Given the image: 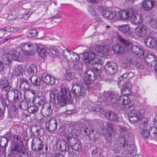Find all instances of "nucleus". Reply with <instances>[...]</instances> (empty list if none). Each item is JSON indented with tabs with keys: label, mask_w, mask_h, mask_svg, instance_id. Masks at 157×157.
<instances>
[{
	"label": "nucleus",
	"mask_w": 157,
	"mask_h": 157,
	"mask_svg": "<svg viewBox=\"0 0 157 157\" xmlns=\"http://www.w3.org/2000/svg\"><path fill=\"white\" fill-rule=\"evenodd\" d=\"M102 15L109 19L115 18L117 16L116 12H111L108 10H103L101 12Z\"/></svg>",
	"instance_id": "obj_30"
},
{
	"label": "nucleus",
	"mask_w": 157,
	"mask_h": 157,
	"mask_svg": "<svg viewBox=\"0 0 157 157\" xmlns=\"http://www.w3.org/2000/svg\"><path fill=\"white\" fill-rule=\"evenodd\" d=\"M149 24L150 26L154 29L157 28V20L151 19L149 21Z\"/></svg>",
	"instance_id": "obj_50"
},
{
	"label": "nucleus",
	"mask_w": 157,
	"mask_h": 157,
	"mask_svg": "<svg viewBox=\"0 0 157 157\" xmlns=\"http://www.w3.org/2000/svg\"><path fill=\"white\" fill-rule=\"evenodd\" d=\"M97 49L98 55L101 57H103L107 54L108 48L106 46H99Z\"/></svg>",
	"instance_id": "obj_32"
},
{
	"label": "nucleus",
	"mask_w": 157,
	"mask_h": 157,
	"mask_svg": "<svg viewBox=\"0 0 157 157\" xmlns=\"http://www.w3.org/2000/svg\"><path fill=\"white\" fill-rule=\"evenodd\" d=\"M30 81L33 85L39 86L40 84V79L35 75H33L30 78Z\"/></svg>",
	"instance_id": "obj_37"
},
{
	"label": "nucleus",
	"mask_w": 157,
	"mask_h": 157,
	"mask_svg": "<svg viewBox=\"0 0 157 157\" xmlns=\"http://www.w3.org/2000/svg\"><path fill=\"white\" fill-rule=\"evenodd\" d=\"M41 107L42 113H44L46 115L48 116L52 114V109L50 104L45 103L42 105Z\"/></svg>",
	"instance_id": "obj_24"
},
{
	"label": "nucleus",
	"mask_w": 157,
	"mask_h": 157,
	"mask_svg": "<svg viewBox=\"0 0 157 157\" xmlns=\"http://www.w3.org/2000/svg\"><path fill=\"white\" fill-rule=\"evenodd\" d=\"M23 145L20 144H13L11 146L10 153L12 154H20V155L24 152Z\"/></svg>",
	"instance_id": "obj_13"
},
{
	"label": "nucleus",
	"mask_w": 157,
	"mask_h": 157,
	"mask_svg": "<svg viewBox=\"0 0 157 157\" xmlns=\"http://www.w3.org/2000/svg\"><path fill=\"white\" fill-rule=\"evenodd\" d=\"M36 132L37 133L38 135H40L44 134V130L43 128H40L39 129H36Z\"/></svg>",
	"instance_id": "obj_61"
},
{
	"label": "nucleus",
	"mask_w": 157,
	"mask_h": 157,
	"mask_svg": "<svg viewBox=\"0 0 157 157\" xmlns=\"http://www.w3.org/2000/svg\"><path fill=\"white\" fill-rule=\"evenodd\" d=\"M130 48L133 53L138 56L139 57L143 58L144 56L143 50L139 46L133 45L130 46Z\"/></svg>",
	"instance_id": "obj_26"
},
{
	"label": "nucleus",
	"mask_w": 157,
	"mask_h": 157,
	"mask_svg": "<svg viewBox=\"0 0 157 157\" xmlns=\"http://www.w3.org/2000/svg\"><path fill=\"white\" fill-rule=\"evenodd\" d=\"M132 9H129L128 11L124 10H121L119 12L118 16L120 19L123 20H126L128 19H130L131 16H132Z\"/></svg>",
	"instance_id": "obj_22"
},
{
	"label": "nucleus",
	"mask_w": 157,
	"mask_h": 157,
	"mask_svg": "<svg viewBox=\"0 0 157 157\" xmlns=\"http://www.w3.org/2000/svg\"><path fill=\"white\" fill-rule=\"evenodd\" d=\"M131 84L129 82L124 83L122 86V92L124 95L129 94L131 93Z\"/></svg>",
	"instance_id": "obj_28"
},
{
	"label": "nucleus",
	"mask_w": 157,
	"mask_h": 157,
	"mask_svg": "<svg viewBox=\"0 0 157 157\" xmlns=\"http://www.w3.org/2000/svg\"><path fill=\"white\" fill-rule=\"evenodd\" d=\"M2 30L5 33L6 31L8 32H13V27H11L9 26H6L2 28Z\"/></svg>",
	"instance_id": "obj_57"
},
{
	"label": "nucleus",
	"mask_w": 157,
	"mask_h": 157,
	"mask_svg": "<svg viewBox=\"0 0 157 157\" xmlns=\"http://www.w3.org/2000/svg\"><path fill=\"white\" fill-rule=\"evenodd\" d=\"M127 147V150L130 153H132L134 150V148L132 149L133 147L132 145L126 147L125 148Z\"/></svg>",
	"instance_id": "obj_62"
},
{
	"label": "nucleus",
	"mask_w": 157,
	"mask_h": 157,
	"mask_svg": "<svg viewBox=\"0 0 157 157\" xmlns=\"http://www.w3.org/2000/svg\"><path fill=\"white\" fill-rule=\"evenodd\" d=\"M12 60L20 61L22 56V55L20 52H15L10 54Z\"/></svg>",
	"instance_id": "obj_40"
},
{
	"label": "nucleus",
	"mask_w": 157,
	"mask_h": 157,
	"mask_svg": "<svg viewBox=\"0 0 157 157\" xmlns=\"http://www.w3.org/2000/svg\"><path fill=\"white\" fill-rule=\"evenodd\" d=\"M71 97L70 90L64 87L60 89V93L56 98L58 104L61 107H63L66 104L67 101L70 99Z\"/></svg>",
	"instance_id": "obj_4"
},
{
	"label": "nucleus",
	"mask_w": 157,
	"mask_h": 157,
	"mask_svg": "<svg viewBox=\"0 0 157 157\" xmlns=\"http://www.w3.org/2000/svg\"><path fill=\"white\" fill-rule=\"evenodd\" d=\"M155 0H143L142 2V7L143 10L149 11L157 5Z\"/></svg>",
	"instance_id": "obj_12"
},
{
	"label": "nucleus",
	"mask_w": 157,
	"mask_h": 157,
	"mask_svg": "<svg viewBox=\"0 0 157 157\" xmlns=\"http://www.w3.org/2000/svg\"><path fill=\"white\" fill-rule=\"evenodd\" d=\"M117 39L120 42V43L118 45H113L112 49L116 53L122 54L125 49L131 45V43L122 38L120 35L117 36Z\"/></svg>",
	"instance_id": "obj_5"
},
{
	"label": "nucleus",
	"mask_w": 157,
	"mask_h": 157,
	"mask_svg": "<svg viewBox=\"0 0 157 157\" xmlns=\"http://www.w3.org/2000/svg\"><path fill=\"white\" fill-rule=\"evenodd\" d=\"M106 118L110 121L117 122H122V120L115 112L110 111L106 113Z\"/></svg>",
	"instance_id": "obj_18"
},
{
	"label": "nucleus",
	"mask_w": 157,
	"mask_h": 157,
	"mask_svg": "<svg viewBox=\"0 0 157 157\" xmlns=\"http://www.w3.org/2000/svg\"><path fill=\"white\" fill-rule=\"evenodd\" d=\"M11 93L13 95L14 94L13 100L15 104H19L21 102V94L20 92L16 90L14 92H12Z\"/></svg>",
	"instance_id": "obj_33"
},
{
	"label": "nucleus",
	"mask_w": 157,
	"mask_h": 157,
	"mask_svg": "<svg viewBox=\"0 0 157 157\" xmlns=\"http://www.w3.org/2000/svg\"><path fill=\"white\" fill-rule=\"evenodd\" d=\"M140 132H141L142 135L145 138H147L150 137V134L149 131L147 130V128H140Z\"/></svg>",
	"instance_id": "obj_43"
},
{
	"label": "nucleus",
	"mask_w": 157,
	"mask_h": 157,
	"mask_svg": "<svg viewBox=\"0 0 157 157\" xmlns=\"http://www.w3.org/2000/svg\"><path fill=\"white\" fill-rule=\"evenodd\" d=\"M148 27L146 25H143L136 28L135 33L138 36L142 37L147 34Z\"/></svg>",
	"instance_id": "obj_14"
},
{
	"label": "nucleus",
	"mask_w": 157,
	"mask_h": 157,
	"mask_svg": "<svg viewBox=\"0 0 157 157\" xmlns=\"http://www.w3.org/2000/svg\"><path fill=\"white\" fill-rule=\"evenodd\" d=\"M66 51L68 52L67 55H65L64 51H63L61 55L63 56L64 58H66L67 61L75 62L79 59V56L77 53L74 52L71 53V51L68 50L67 49H66Z\"/></svg>",
	"instance_id": "obj_10"
},
{
	"label": "nucleus",
	"mask_w": 157,
	"mask_h": 157,
	"mask_svg": "<svg viewBox=\"0 0 157 157\" xmlns=\"http://www.w3.org/2000/svg\"><path fill=\"white\" fill-rule=\"evenodd\" d=\"M104 67L106 73L109 75L115 73L117 71V68L116 63L112 61L107 62Z\"/></svg>",
	"instance_id": "obj_7"
},
{
	"label": "nucleus",
	"mask_w": 157,
	"mask_h": 157,
	"mask_svg": "<svg viewBox=\"0 0 157 157\" xmlns=\"http://www.w3.org/2000/svg\"><path fill=\"white\" fill-rule=\"evenodd\" d=\"M57 123L55 118H50L46 123V129L49 132H54L56 130Z\"/></svg>",
	"instance_id": "obj_9"
},
{
	"label": "nucleus",
	"mask_w": 157,
	"mask_h": 157,
	"mask_svg": "<svg viewBox=\"0 0 157 157\" xmlns=\"http://www.w3.org/2000/svg\"><path fill=\"white\" fill-rule=\"evenodd\" d=\"M82 130L84 131V133L86 136H90L94 132V129L93 126L86 127L83 128Z\"/></svg>",
	"instance_id": "obj_41"
},
{
	"label": "nucleus",
	"mask_w": 157,
	"mask_h": 157,
	"mask_svg": "<svg viewBox=\"0 0 157 157\" xmlns=\"http://www.w3.org/2000/svg\"><path fill=\"white\" fill-rule=\"evenodd\" d=\"M102 130L105 139L109 141H110L112 139V135L109 129L103 128L102 129Z\"/></svg>",
	"instance_id": "obj_35"
},
{
	"label": "nucleus",
	"mask_w": 157,
	"mask_h": 157,
	"mask_svg": "<svg viewBox=\"0 0 157 157\" xmlns=\"http://www.w3.org/2000/svg\"><path fill=\"white\" fill-rule=\"evenodd\" d=\"M13 69L14 70L15 73L17 75H19L20 73H22L23 71V69L21 65L14 67Z\"/></svg>",
	"instance_id": "obj_49"
},
{
	"label": "nucleus",
	"mask_w": 157,
	"mask_h": 157,
	"mask_svg": "<svg viewBox=\"0 0 157 157\" xmlns=\"http://www.w3.org/2000/svg\"><path fill=\"white\" fill-rule=\"evenodd\" d=\"M101 68H100V72L95 68H89L84 73V76L87 78V81H85L83 78H78V82L75 83L76 85H74L72 87V93L77 96L84 95L86 93V90L91 88L92 82L95 80L98 76H100L101 73Z\"/></svg>",
	"instance_id": "obj_1"
},
{
	"label": "nucleus",
	"mask_w": 157,
	"mask_h": 157,
	"mask_svg": "<svg viewBox=\"0 0 157 157\" xmlns=\"http://www.w3.org/2000/svg\"><path fill=\"white\" fill-rule=\"evenodd\" d=\"M37 33L36 29H30L27 32L28 36L29 38L35 37L37 35Z\"/></svg>",
	"instance_id": "obj_42"
},
{
	"label": "nucleus",
	"mask_w": 157,
	"mask_h": 157,
	"mask_svg": "<svg viewBox=\"0 0 157 157\" xmlns=\"http://www.w3.org/2000/svg\"><path fill=\"white\" fill-rule=\"evenodd\" d=\"M27 71L29 73H34L37 72V66L33 64L30 65Z\"/></svg>",
	"instance_id": "obj_46"
},
{
	"label": "nucleus",
	"mask_w": 157,
	"mask_h": 157,
	"mask_svg": "<svg viewBox=\"0 0 157 157\" xmlns=\"http://www.w3.org/2000/svg\"><path fill=\"white\" fill-rule=\"evenodd\" d=\"M68 135L66 137L69 145L75 151H78L82 147L81 142L78 139L72 136Z\"/></svg>",
	"instance_id": "obj_6"
},
{
	"label": "nucleus",
	"mask_w": 157,
	"mask_h": 157,
	"mask_svg": "<svg viewBox=\"0 0 157 157\" xmlns=\"http://www.w3.org/2000/svg\"><path fill=\"white\" fill-rule=\"evenodd\" d=\"M22 139L21 138L20 136H17L15 139V141L16 143L14 144H21V145H23V142L22 140Z\"/></svg>",
	"instance_id": "obj_58"
},
{
	"label": "nucleus",
	"mask_w": 157,
	"mask_h": 157,
	"mask_svg": "<svg viewBox=\"0 0 157 157\" xmlns=\"http://www.w3.org/2000/svg\"><path fill=\"white\" fill-rule=\"evenodd\" d=\"M132 108L129 109L131 111L130 113L128 118L129 120L132 123L136 122L140 119V113L136 110H132Z\"/></svg>",
	"instance_id": "obj_17"
},
{
	"label": "nucleus",
	"mask_w": 157,
	"mask_h": 157,
	"mask_svg": "<svg viewBox=\"0 0 157 157\" xmlns=\"http://www.w3.org/2000/svg\"><path fill=\"white\" fill-rule=\"evenodd\" d=\"M148 131L151 137L154 139H157V127H151Z\"/></svg>",
	"instance_id": "obj_38"
},
{
	"label": "nucleus",
	"mask_w": 157,
	"mask_h": 157,
	"mask_svg": "<svg viewBox=\"0 0 157 157\" xmlns=\"http://www.w3.org/2000/svg\"><path fill=\"white\" fill-rule=\"evenodd\" d=\"M88 11L92 16L95 15L97 13L95 9L92 6H89L88 7Z\"/></svg>",
	"instance_id": "obj_54"
},
{
	"label": "nucleus",
	"mask_w": 157,
	"mask_h": 157,
	"mask_svg": "<svg viewBox=\"0 0 157 157\" xmlns=\"http://www.w3.org/2000/svg\"><path fill=\"white\" fill-rule=\"evenodd\" d=\"M33 47L32 44H23L21 47V50L23 53L26 55H32L35 53V51L33 50L31 52H29L30 48Z\"/></svg>",
	"instance_id": "obj_21"
},
{
	"label": "nucleus",
	"mask_w": 157,
	"mask_h": 157,
	"mask_svg": "<svg viewBox=\"0 0 157 157\" xmlns=\"http://www.w3.org/2000/svg\"><path fill=\"white\" fill-rule=\"evenodd\" d=\"M36 50L37 53L41 57L44 58L46 56L47 53L44 48L39 47Z\"/></svg>",
	"instance_id": "obj_47"
},
{
	"label": "nucleus",
	"mask_w": 157,
	"mask_h": 157,
	"mask_svg": "<svg viewBox=\"0 0 157 157\" xmlns=\"http://www.w3.org/2000/svg\"><path fill=\"white\" fill-rule=\"evenodd\" d=\"M91 152L92 157H103L99 148H96L92 150Z\"/></svg>",
	"instance_id": "obj_39"
},
{
	"label": "nucleus",
	"mask_w": 157,
	"mask_h": 157,
	"mask_svg": "<svg viewBox=\"0 0 157 157\" xmlns=\"http://www.w3.org/2000/svg\"><path fill=\"white\" fill-rule=\"evenodd\" d=\"M106 126L109 129L110 131H111V132L113 134H115L116 133V130L113 127V125L112 123H108L106 124Z\"/></svg>",
	"instance_id": "obj_53"
},
{
	"label": "nucleus",
	"mask_w": 157,
	"mask_h": 157,
	"mask_svg": "<svg viewBox=\"0 0 157 157\" xmlns=\"http://www.w3.org/2000/svg\"><path fill=\"white\" fill-rule=\"evenodd\" d=\"M19 107L23 110L28 109L29 108L28 103L25 101H22L19 103Z\"/></svg>",
	"instance_id": "obj_48"
},
{
	"label": "nucleus",
	"mask_w": 157,
	"mask_h": 157,
	"mask_svg": "<svg viewBox=\"0 0 157 157\" xmlns=\"http://www.w3.org/2000/svg\"><path fill=\"white\" fill-rule=\"evenodd\" d=\"M8 17L11 19L13 20L17 17V15L14 13H11V14L9 15Z\"/></svg>",
	"instance_id": "obj_60"
},
{
	"label": "nucleus",
	"mask_w": 157,
	"mask_h": 157,
	"mask_svg": "<svg viewBox=\"0 0 157 157\" xmlns=\"http://www.w3.org/2000/svg\"><path fill=\"white\" fill-rule=\"evenodd\" d=\"M119 31L124 33H128V35L130 37H133L132 34V32H129L130 29V27L129 25H122L119 26L117 27Z\"/></svg>",
	"instance_id": "obj_27"
},
{
	"label": "nucleus",
	"mask_w": 157,
	"mask_h": 157,
	"mask_svg": "<svg viewBox=\"0 0 157 157\" xmlns=\"http://www.w3.org/2000/svg\"><path fill=\"white\" fill-rule=\"evenodd\" d=\"M8 142L7 139L5 137H1L0 140V147L2 148V151L3 153L6 151V147Z\"/></svg>",
	"instance_id": "obj_34"
},
{
	"label": "nucleus",
	"mask_w": 157,
	"mask_h": 157,
	"mask_svg": "<svg viewBox=\"0 0 157 157\" xmlns=\"http://www.w3.org/2000/svg\"><path fill=\"white\" fill-rule=\"evenodd\" d=\"M93 103H90L88 104L87 109L89 111H94V107Z\"/></svg>",
	"instance_id": "obj_59"
},
{
	"label": "nucleus",
	"mask_w": 157,
	"mask_h": 157,
	"mask_svg": "<svg viewBox=\"0 0 157 157\" xmlns=\"http://www.w3.org/2000/svg\"><path fill=\"white\" fill-rule=\"evenodd\" d=\"M19 86L21 88L25 89L27 86L29 87L30 86V84L29 82L25 78L21 79L19 82Z\"/></svg>",
	"instance_id": "obj_36"
},
{
	"label": "nucleus",
	"mask_w": 157,
	"mask_h": 157,
	"mask_svg": "<svg viewBox=\"0 0 157 157\" xmlns=\"http://www.w3.org/2000/svg\"><path fill=\"white\" fill-rule=\"evenodd\" d=\"M74 73L72 72L67 73L66 75L65 78L67 80H71L74 78Z\"/></svg>",
	"instance_id": "obj_56"
},
{
	"label": "nucleus",
	"mask_w": 157,
	"mask_h": 157,
	"mask_svg": "<svg viewBox=\"0 0 157 157\" xmlns=\"http://www.w3.org/2000/svg\"><path fill=\"white\" fill-rule=\"evenodd\" d=\"M60 48L59 47H54L52 50L51 51V53L53 55H58L60 54L61 55V53L63 50L59 49Z\"/></svg>",
	"instance_id": "obj_44"
},
{
	"label": "nucleus",
	"mask_w": 157,
	"mask_h": 157,
	"mask_svg": "<svg viewBox=\"0 0 157 157\" xmlns=\"http://www.w3.org/2000/svg\"><path fill=\"white\" fill-rule=\"evenodd\" d=\"M83 67V64L80 62H75L73 68L75 70H81Z\"/></svg>",
	"instance_id": "obj_51"
},
{
	"label": "nucleus",
	"mask_w": 157,
	"mask_h": 157,
	"mask_svg": "<svg viewBox=\"0 0 157 157\" xmlns=\"http://www.w3.org/2000/svg\"><path fill=\"white\" fill-rule=\"evenodd\" d=\"M130 99L127 96H121L120 97V102L119 106L120 105H126V108H128V109H130V108H133V105H128L130 102Z\"/></svg>",
	"instance_id": "obj_23"
},
{
	"label": "nucleus",
	"mask_w": 157,
	"mask_h": 157,
	"mask_svg": "<svg viewBox=\"0 0 157 157\" xmlns=\"http://www.w3.org/2000/svg\"><path fill=\"white\" fill-rule=\"evenodd\" d=\"M10 83L8 80L6 79L1 80L0 83V88L2 90L6 92L7 93V95H8L7 93L10 90Z\"/></svg>",
	"instance_id": "obj_20"
},
{
	"label": "nucleus",
	"mask_w": 157,
	"mask_h": 157,
	"mask_svg": "<svg viewBox=\"0 0 157 157\" xmlns=\"http://www.w3.org/2000/svg\"><path fill=\"white\" fill-rule=\"evenodd\" d=\"M148 120L147 119L143 118L141 122L140 128H147Z\"/></svg>",
	"instance_id": "obj_52"
},
{
	"label": "nucleus",
	"mask_w": 157,
	"mask_h": 157,
	"mask_svg": "<svg viewBox=\"0 0 157 157\" xmlns=\"http://www.w3.org/2000/svg\"><path fill=\"white\" fill-rule=\"evenodd\" d=\"M42 80L43 82L47 84L53 85L55 83V79L54 77L44 73L43 75Z\"/></svg>",
	"instance_id": "obj_29"
},
{
	"label": "nucleus",
	"mask_w": 157,
	"mask_h": 157,
	"mask_svg": "<svg viewBox=\"0 0 157 157\" xmlns=\"http://www.w3.org/2000/svg\"><path fill=\"white\" fill-rule=\"evenodd\" d=\"M144 43L147 47L152 48L156 46L157 41L155 38L148 37L145 39Z\"/></svg>",
	"instance_id": "obj_25"
},
{
	"label": "nucleus",
	"mask_w": 157,
	"mask_h": 157,
	"mask_svg": "<svg viewBox=\"0 0 157 157\" xmlns=\"http://www.w3.org/2000/svg\"><path fill=\"white\" fill-rule=\"evenodd\" d=\"M2 59L3 63L7 65L8 67H11L10 64L12 60L10 54H5L2 56Z\"/></svg>",
	"instance_id": "obj_31"
},
{
	"label": "nucleus",
	"mask_w": 157,
	"mask_h": 157,
	"mask_svg": "<svg viewBox=\"0 0 157 157\" xmlns=\"http://www.w3.org/2000/svg\"><path fill=\"white\" fill-rule=\"evenodd\" d=\"M52 92V95L53 96V98L55 100L56 98H57L59 95V94L60 93V90L59 91L57 89L55 88L53 90Z\"/></svg>",
	"instance_id": "obj_55"
},
{
	"label": "nucleus",
	"mask_w": 157,
	"mask_h": 157,
	"mask_svg": "<svg viewBox=\"0 0 157 157\" xmlns=\"http://www.w3.org/2000/svg\"><path fill=\"white\" fill-rule=\"evenodd\" d=\"M128 75V73H126L123 74V75L121 76L119 78L120 80H122L124 78H126Z\"/></svg>",
	"instance_id": "obj_64"
},
{
	"label": "nucleus",
	"mask_w": 157,
	"mask_h": 157,
	"mask_svg": "<svg viewBox=\"0 0 157 157\" xmlns=\"http://www.w3.org/2000/svg\"><path fill=\"white\" fill-rule=\"evenodd\" d=\"M95 57L94 53L91 52H86L84 53V62L87 65V68L96 69L99 72H100V67H102L104 62L100 59H98L97 61L95 59Z\"/></svg>",
	"instance_id": "obj_2"
},
{
	"label": "nucleus",
	"mask_w": 157,
	"mask_h": 157,
	"mask_svg": "<svg viewBox=\"0 0 157 157\" xmlns=\"http://www.w3.org/2000/svg\"><path fill=\"white\" fill-rule=\"evenodd\" d=\"M39 98L36 97L33 98L32 101L33 103L36 105H32L29 107L28 109L29 112L30 113H36L38 110V108H41V105L39 101Z\"/></svg>",
	"instance_id": "obj_15"
},
{
	"label": "nucleus",
	"mask_w": 157,
	"mask_h": 157,
	"mask_svg": "<svg viewBox=\"0 0 157 157\" xmlns=\"http://www.w3.org/2000/svg\"><path fill=\"white\" fill-rule=\"evenodd\" d=\"M146 63L148 67H154L157 63V61L154 59V55L152 54H147L145 59Z\"/></svg>",
	"instance_id": "obj_19"
},
{
	"label": "nucleus",
	"mask_w": 157,
	"mask_h": 157,
	"mask_svg": "<svg viewBox=\"0 0 157 157\" xmlns=\"http://www.w3.org/2000/svg\"><path fill=\"white\" fill-rule=\"evenodd\" d=\"M136 58L131 55H128L126 58V61L129 63L131 64H134L136 63Z\"/></svg>",
	"instance_id": "obj_45"
},
{
	"label": "nucleus",
	"mask_w": 157,
	"mask_h": 157,
	"mask_svg": "<svg viewBox=\"0 0 157 157\" xmlns=\"http://www.w3.org/2000/svg\"><path fill=\"white\" fill-rule=\"evenodd\" d=\"M43 143L40 139L36 137L33 138L32 142V149L35 151H40L43 148Z\"/></svg>",
	"instance_id": "obj_11"
},
{
	"label": "nucleus",
	"mask_w": 157,
	"mask_h": 157,
	"mask_svg": "<svg viewBox=\"0 0 157 157\" xmlns=\"http://www.w3.org/2000/svg\"><path fill=\"white\" fill-rule=\"evenodd\" d=\"M120 136L118 140V143L120 147L125 148L128 144V142L133 140L134 136L129 132L127 131L126 127L123 125H119Z\"/></svg>",
	"instance_id": "obj_3"
},
{
	"label": "nucleus",
	"mask_w": 157,
	"mask_h": 157,
	"mask_svg": "<svg viewBox=\"0 0 157 157\" xmlns=\"http://www.w3.org/2000/svg\"><path fill=\"white\" fill-rule=\"evenodd\" d=\"M132 16H131L130 19L131 20L132 22L135 24H139L141 23L143 21V16L141 14H139L132 9Z\"/></svg>",
	"instance_id": "obj_16"
},
{
	"label": "nucleus",
	"mask_w": 157,
	"mask_h": 157,
	"mask_svg": "<svg viewBox=\"0 0 157 157\" xmlns=\"http://www.w3.org/2000/svg\"><path fill=\"white\" fill-rule=\"evenodd\" d=\"M87 103L86 101H83L82 102V106L83 108L87 109L88 106Z\"/></svg>",
	"instance_id": "obj_63"
},
{
	"label": "nucleus",
	"mask_w": 157,
	"mask_h": 157,
	"mask_svg": "<svg viewBox=\"0 0 157 157\" xmlns=\"http://www.w3.org/2000/svg\"><path fill=\"white\" fill-rule=\"evenodd\" d=\"M107 98L106 100L107 101L116 105L119 106L121 96L116 93L108 92L107 93Z\"/></svg>",
	"instance_id": "obj_8"
}]
</instances>
